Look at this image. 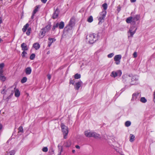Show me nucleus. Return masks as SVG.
I'll list each match as a JSON object with an SVG mask.
<instances>
[{
	"label": "nucleus",
	"mask_w": 155,
	"mask_h": 155,
	"mask_svg": "<svg viewBox=\"0 0 155 155\" xmlns=\"http://www.w3.org/2000/svg\"><path fill=\"white\" fill-rule=\"evenodd\" d=\"M31 28H28L26 34L28 35H29L30 34V31H31Z\"/></svg>",
	"instance_id": "obj_42"
},
{
	"label": "nucleus",
	"mask_w": 155,
	"mask_h": 155,
	"mask_svg": "<svg viewBox=\"0 0 155 155\" xmlns=\"http://www.w3.org/2000/svg\"><path fill=\"white\" fill-rule=\"evenodd\" d=\"M130 79V77L127 75H124L122 77V81L124 84H127L128 83V81Z\"/></svg>",
	"instance_id": "obj_6"
},
{
	"label": "nucleus",
	"mask_w": 155,
	"mask_h": 155,
	"mask_svg": "<svg viewBox=\"0 0 155 155\" xmlns=\"http://www.w3.org/2000/svg\"><path fill=\"white\" fill-rule=\"evenodd\" d=\"M82 84L83 82L81 81H80L78 82L75 83L74 85L75 89L76 90H78Z\"/></svg>",
	"instance_id": "obj_7"
},
{
	"label": "nucleus",
	"mask_w": 155,
	"mask_h": 155,
	"mask_svg": "<svg viewBox=\"0 0 155 155\" xmlns=\"http://www.w3.org/2000/svg\"><path fill=\"white\" fill-rule=\"evenodd\" d=\"M73 27L69 25L68 24L64 28V30L65 31L68 32L69 31L71 30L72 29Z\"/></svg>",
	"instance_id": "obj_15"
},
{
	"label": "nucleus",
	"mask_w": 155,
	"mask_h": 155,
	"mask_svg": "<svg viewBox=\"0 0 155 155\" xmlns=\"http://www.w3.org/2000/svg\"><path fill=\"white\" fill-rule=\"evenodd\" d=\"M48 39L49 41L48 42V47H50V46H51L52 43L53 42L55 41H56V39L54 38H49Z\"/></svg>",
	"instance_id": "obj_12"
},
{
	"label": "nucleus",
	"mask_w": 155,
	"mask_h": 155,
	"mask_svg": "<svg viewBox=\"0 0 155 155\" xmlns=\"http://www.w3.org/2000/svg\"><path fill=\"white\" fill-rule=\"evenodd\" d=\"M121 58V55L120 54L117 55L115 56L114 57V60L119 61L120 60Z\"/></svg>",
	"instance_id": "obj_24"
},
{
	"label": "nucleus",
	"mask_w": 155,
	"mask_h": 155,
	"mask_svg": "<svg viewBox=\"0 0 155 155\" xmlns=\"http://www.w3.org/2000/svg\"><path fill=\"white\" fill-rule=\"evenodd\" d=\"M131 124V122L130 121H127L125 122V125L126 127H129Z\"/></svg>",
	"instance_id": "obj_33"
},
{
	"label": "nucleus",
	"mask_w": 155,
	"mask_h": 155,
	"mask_svg": "<svg viewBox=\"0 0 155 155\" xmlns=\"http://www.w3.org/2000/svg\"><path fill=\"white\" fill-rule=\"evenodd\" d=\"M47 0H41V1L43 3H45L47 2Z\"/></svg>",
	"instance_id": "obj_58"
},
{
	"label": "nucleus",
	"mask_w": 155,
	"mask_h": 155,
	"mask_svg": "<svg viewBox=\"0 0 155 155\" xmlns=\"http://www.w3.org/2000/svg\"><path fill=\"white\" fill-rule=\"evenodd\" d=\"M58 25L59 28L60 29L63 28L64 26V23L63 21H61L59 23H58Z\"/></svg>",
	"instance_id": "obj_23"
},
{
	"label": "nucleus",
	"mask_w": 155,
	"mask_h": 155,
	"mask_svg": "<svg viewBox=\"0 0 155 155\" xmlns=\"http://www.w3.org/2000/svg\"><path fill=\"white\" fill-rule=\"evenodd\" d=\"M120 10H121L120 7L119 6H118L117 7V10L118 12H119L120 11Z\"/></svg>",
	"instance_id": "obj_56"
},
{
	"label": "nucleus",
	"mask_w": 155,
	"mask_h": 155,
	"mask_svg": "<svg viewBox=\"0 0 155 155\" xmlns=\"http://www.w3.org/2000/svg\"><path fill=\"white\" fill-rule=\"evenodd\" d=\"M133 17L130 16L127 18L126 20V21L127 23H130L132 22V24H133Z\"/></svg>",
	"instance_id": "obj_20"
},
{
	"label": "nucleus",
	"mask_w": 155,
	"mask_h": 155,
	"mask_svg": "<svg viewBox=\"0 0 155 155\" xmlns=\"http://www.w3.org/2000/svg\"><path fill=\"white\" fill-rule=\"evenodd\" d=\"M5 65L4 63H2L0 64V69H2L4 67Z\"/></svg>",
	"instance_id": "obj_48"
},
{
	"label": "nucleus",
	"mask_w": 155,
	"mask_h": 155,
	"mask_svg": "<svg viewBox=\"0 0 155 155\" xmlns=\"http://www.w3.org/2000/svg\"><path fill=\"white\" fill-rule=\"evenodd\" d=\"M122 74V72L120 70H118L117 71H113L111 74L110 76L114 78L117 76L120 77Z\"/></svg>",
	"instance_id": "obj_5"
},
{
	"label": "nucleus",
	"mask_w": 155,
	"mask_h": 155,
	"mask_svg": "<svg viewBox=\"0 0 155 155\" xmlns=\"http://www.w3.org/2000/svg\"><path fill=\"white\" fill-rule=\"evenodd\" d=\"M15 153V151L14 150H12L9 152H7L6 155H14Z\"/></svg>",
	"instance_id": "obj_29"
},
{
	"label": "nucleus",
	"mask_w": 155,
	"mask_h": 155,
	"mask_svg": "<svg viewBox=\"0 0 155 155\" xmlns=\"http://www.w3.org/2000/svg\"><path fill=\"white\" fill-rule=\"evenodd\" d=\"M136 0H130V2H136Z\"/></svg>",
	"instance_id": "obj_62"
},
{
	"label": "nucleus",
	"mask_w": 155,
	"mask_h": 155,
	"mask_svg": "<svg viewBox=\"0 0 155 155\" xmlns=\"http://www.w3.org/2000/svg\"><path fill=\"white\" fill-rule=\"evenodd\" d=\"M81 75L80 74H79L78 73L75 74L74 75V78L75 79H78L81 78Z\"/></svg>",
	"instance_id": "obj_32"
},
{
	"label": "nucleus",
	"mask_w": 155,
	"mask_h": 155,
	"mask_svg": "<svg viewBox=\"0 0 155 155\" xmlns=\"http://www.w3.org/2000/svg\"><path fill=\"white\" fill-rule=\"evenodd\" d=\"M6 78L5 77L3 76V75L0 76V80L3 82L5 81Z\"/></svg>",
	"instance_id": "obj_34"
},
{
	"label": "nucleus",
	"mask_w": 155,
	"mask_h": 155,
	"mask_svg": "<svg viewBox=\"0 0 155 155\" xmlns=\"http://www.w3.org/2000/svg\"><path fill=\"white\" fill-rule=\"evenodd\" d=\"M42 150L43 152H47L48 150V149L46 147H44L43 148Z\"/></svg>",
	"instance_id": "obj_46"
},
{
	"label": "nucleus",
	"mask_w": 155,
	"mask_h": 155,
	"mask_svg": "<svg viewBox=\"0 0 155 155\" xmlns=\"http://www.w3.org/2000/svg\"><path fill=\"white\" fill-rule=\"evenodd\" d=\"M47 32L44 29V28H42L40 31V33L39 35V37L41 38H42L45 36V34Z\"/></svg>",
	"instance_id": "obj_8"
},
{
	"label": "nucleus",
	"mask_w": 155,
	"mask_h": 155,
	"mask_svg": "<svg viewBox=\"0 0 155 155\" xmlns=\"http://www.w3.org/2000/svg\"><path fill=\"white\" fill-rule=\"evenodd\" d=\"M137 30V28H136L135 26L130 27L127 32L128 34H130V35L128 34V37H133V35L135 33Z\"/></svg>",
	"instance_id": "obj_4"
},
{
	"label": "nucleus",
	"mask_w": 155,
	"mask_h": 155,
	"mask_svg": "<svg viewBox=\"0 0 155 155\" xmlns=\"http://www.w3.org/2000/svg\"><path fill=\"white\" fill-rule=\"evenodd\" d=\"M2 41L3 40L1 38H0V43L1 42V41Z\"/></svg>",
	"instance_id": "obj_64"
},
{
	"label": "nucleus",
	"mask_w": 155,
	"mask_h": 155,
	"mask_svg": "<svg viewBox=\"0 0 155 155\" xmlns=\"http://www.w3.org/2000/svg\"><path fill=\"white\" fill-rule=\"evenodd\" d=\"M35 14H34L33 13H32V16L31 17V19H33L34 18V17L35 16Z\"/></svg>",
	"instance_id": "obj_57"
},
{
	"label": "nucleus",
	"mask_w": 155,
	"mask_h": 155,
	"mask_svg": "<svg viewBox=\"0 0 155 155\" xmlns=\"http://www.w3.org/2000/svg\"><path fill=\"white\" fill-rule=\"evenodd\" d=\"M21 47L22 50L23 51H27L28 50V48L27 47L26 44L24 43H22L21 45Z\"/></svg>",
	"instance_id": "obj_11"
},
{
	"label": "nucleus",
	"mask_w": 155,
	"mask_h": 155,
	"mask_svg": "<svg viewBox=\"0 0 155 155\" xmlns=\"http://www.w3.org/2000/svg\"><path fill=\"white\" fill-rule=\"evenodd\" d=\"M59 13V10L57 9L53 14L52 18L53 19L56 18L58 16Z\"/></svg>",
	"instance_id": "obj_10"
},
{
	"label": "nucleus",
	"mask_w": 155,
	"mask_h": 155,
	"mask_svg": "<svg viewBox=\"0 0 155 155\" xmlns=\"http://www.w3.org/2000/svg\"><path fill=\"white\" fill-rule=\"evenodd\" d=\"M2 127H3V126L2 125L0 124V131H1L2 128Z\"/></svg>",
	"instance_id": "obj_59"
},
{
	"label": "nucleus",
	"mask_w": 155,
	"mask_h": 155,
	"mask_svg": "<svg viewBox=\"0 0 155 155\" xmlns=\"http://www.w3.org/2000/svg\"><path fill=\"white\" fill-rule=\"evenodd\" d=\"M72 152L73 153H74L75 152V150H72Z\"/></svg>",
	"instance_id": "obj_63"
},
{
	"label": "nucleus",
	"mask_w": 155,
	"mask_h": 155,
	"mask_svg": "<svg viewBox=\"0 0 155 155\" xmlns=\"http://www.w3.org/2000/svg\"><path fill=\"white\" fill-rule=\"evenodd\" d=\"M49 152L50 154H53L54 153V150L53 148L52 147H51L49 149Z\"/></svg>",
	"instance_id": "obj_40"
},
{
	"label": "nucleus",
	"mask_w": 155,
	"mask_h": 155,
	"mask_svg": "<svg viewBox=\"0 0 155 155\" xmlns=\"http://www.w3.org/2000/svg\"><path fill=\"white\" fill-rule=\"evenodd\" d=\"M29 26V25L28 23H27L24 26L23 28L22 29V30L24 32H25L26 31Z\"/></svg>",
	"instance_id": "obj_26"
},
{
	"label": "nucleus",
	"mask_w": 155,
	"mask_h": 155,
	"mask_svg": "<svg viewBox=\"0 0 155 155\" xmlns=\"http://www.w3.org/2000/svg\"><path fill=\"white\" fill-rule=\"evenodd\" d=\"M27 79L26 77H24L21 80V82L24 83L26 82L27 81Z\"/></svg>",
	"instance_id": "obj_37"
},
{
	"label": "nucleus",
	"mask_w": 155,
	"mask_h": 155,
	"mask_svg": "<svg viewBox=\"0 0 155 155\" xmlns=\"http://www.w3.org/2000/svg\"><path fill=\"white\" fill-rule=\"evenodd\" d=\"M135 136L132 134H130V141L131 142H132L134 141V140Z\"/></svg>",
	"instance_id": "obj_27"
},
{
	"label": "nucleus",
	"mask_w": 155,
	"mask_h": 155,
	"mask_svg": "<svg viewBox=\"0 0 155 155\" xmlns=\"http://www.w3.org/2000/svg\"><path fill=\"white\" fill-rule=\"evenodd\" d=\"M93 21V18L92 16H90L87 19V21L91 23Z\"/></svg>",
	"instance_id": "obj_36"
},
{
	"label": "nucleus",
	"mask_w": 155,
	"mask_h": 155,
	"mask_svg": "<svg viewBox=\"0 0 155 155\" xmlns=\"http://www.w3.org/2000/svg\"><path fill=\"white\" fill-rule=\"evenodd\" d=\"M51 24H49L47 26H46L44 28V29L47 32L48 31L51 29Z\"/></svg>",
	"instance_id": "obj_18"
},
{
	"label": "nucleus",
	"mask_w": 155,
	"mask_h": 155,
	"mask_svg": "<svg viewBox=\"0 0 155 155\" xmlns=\"http://www.w3.org/2000/svg\"><path fill=\"white\" fill-rule=\"evenodd\" d=\"M93 132H89L88 131H85L84 132V134L86 136L88 137H91Z\"/></svg>",
	"instance_id": "obj_16"
},
{
	"label": "nucleus",
	"mask_w": 155,
	"mask_h": 155,
	"mask_svg": "<svg viewBox=\"0 0 155 155\" xmlns=\"http://www.w3.org/2000/svg\"><path fill=\"white\" fill-rule=\"evenodd\" d=\"M18 133H19V132L23 133V129L22 127L21 126H20L18 128Z\"/></svg>",
	"instance_id": "obj_39"
},
{
	"label": "nucleus",
	"mask_w": 155,
	"mask_h": 155,
	"mask_svg": "<svg viewBox=\"0 0 155 155\" xmlns=\"http://www.w3.org/2000/svg\"><path fill=\"white\" fill-rule=\"evenodd\" d=\"M13 93L12 91L11 94L9 95V96L7 98V99H8V100L13 95Z\"/></svg>",
	"instance_id": "obj_49"
},
{
	"label": "nucleus",
	"mask_w": 155,
	"mask_h": 155,
	"mask_svg": "<svg viewBox=\"0 0 155 155\" xmlns=\"http://www.w3.org/2000/svg\"><path fill=\"white\" fill-rule=\"evenodd\" d=\"M116 61L115 63L117 65L119 64H120V60L119 61Z\"/></svg>",
	"instance_id": "obj_51"
},
{
	"label": "nucleus",
	"mask_w": 155,
	"mask_h": 155,
	"mask_svg": "<svg viewBox=\"0 0 155 155\" xmlns=\"http://www.w3.org/2000/svg\"><path fill=\"white\" fill-rule=\"evenodd\" d=\"M133 55L134 58H136L137 56V53L136 52H134L133 54Z\"/></svg>",
	"instance_id": "obj_50"
},
{
	"label": "nucleus",
	"mask_w": 155,
	"mask_h": 155,
	"mask_svg": "<svg viewBox=\"0 0 155 155\" xmlns=\"http://www.w3.org/2000/svg\"><path fill=\"white\" fill-rule=\"evenodd\" d=\"M47 77L48 79L49 80H50L51 78V75L50 74H48L47 75Z\"/></svg>",
	"instance_id": "obj_54"
},
{
	"label": "nucleus",
	"mask_w": 155,
	"mask_h": 155,
	"mask_svg": "<svg viewBox=\"0 0 155 155\" xmlns=\"http://www.w3.org/2000/svg\"><path fill=\"white\" fill-rule=\"evenodd\" d=\"M92 137H93L95 138H97L100 137V135L95 132H93L92 133Z\"/></svg>",
	"instance_id": "obj_22"
},
{
	"label": "nucleus",
	"mask_w": 155,
	"mask_h": 155,
	"mask_svg": "<svg viewBox=\"0 0 155 155\" xmlns=\"http://www.w3.org/2000/svg\"><path fill=\"white\" fill-rule=\"evenodd\" d=\"M97 35L94 33L90 34L87 36L86 40L90 44L94 43L97 39Z\"/></svg>",
	"instance_id": "obj_1"
},
{
	"label": "nucleus",
	"mask_w": 155,
	"mask_h": 155,
	"mask_svg": "<svg viewBox=\"0 0 155 155\" xmlns=\"http://www.w3.org/2000/svg\"><path fill=\"white\" fill-rule=\"evenodd\" d=\"M63 150V148L62 147H61V150L59 153L58 154V155H61V152H62Z\"/></svg>",
	"instance_id": "obj_53"
},
{
	"label": "nucleus",
	"mask_w": 155,
	"mask_h": 155,
	"mask_svg": "<svg viewBox=\"0 0 155 155\" xmlns=\"http://www.w3.org/2000/svg\"><path fill=\"white\" fill-rule=\"evenodd\" d=\"M136 84V82H134V83L133 82L132 83H131L130 84V86H131V85L135 84Z\"/></svg>",
	"instance_id": "obj_61"
},
{
	"label": "nucleus",
	"mask_w": 155,
	"mask_h": 155,
	"mask_svg": "<svg viewBox=\"0 0 155 155\" xmlns=\"http://www.w3.org/2000/svg\"><path fill=\"white\" fill-rule=\"evenodd\" d=\"M75 81L74 80H72L71 79L70 80V81H69V84H72L73 85H74V83Z\"/></svg>",
	"instance_id": "obj_43"
},
{
	"label": "nucleus",
	"mask_w": 155,
	"mask_h": 155,
	"mask_svg": "<svg viewBox=\"0 0 155 155\" xmlns=\"http://www.w3.org/2000/svg\"><path fill=\"white\" fill-rule=\"evenodd\" d=\"M114 55V54L113 53H111L108 55L107 57L108 58H111Z\"/></svg>",
	"instance_id": "obj_47"
},
{
	"label": "nucleus",
	"mask_w": 155,
	"mask_h": 155,
	"mask_svg": "<svg viewBox=\"0 0 155 155\" xmlns=\"http://www.w3.org/2000/svg\"><path fill=\"white\" fill-rule=\"evenodd\" d=\"M71 145V142L69 140L66 141L64 143V146L66 147H69Z\"/></svg>",
	"instance_id": "obj_19"
},
{
	"label": "nucleus",
	"mask_w": 155,
	"mask_h": 155,
	"mask_svg": "<svg viewBox=\"0 0 155 155\" xmlns=\"http://www.w3.org/2000/svg\"><path fill=\"white\" fill-rule=\"evenodd\" d=\"M26 74L29 75L31 74V69L30 67H28L25 70Z\"/></svg>",
	"instance_id": "obj_13"
},
{
	"label": "nucleus",
	"mask_w": 155,
	"mask_h": 155,
	"mask_svg": "<svg viewBox=\"0 0 155 155\" xmlns=\"http://www.w3.org/2000/svg\"><path fill=\"white\" fill-rule=\"evenodd\" d=\"M106 14V11H102V12L100 13L99 15L97 17L99 21V24L101 22L102 23L104 21Z\"/></svg>",
	"instance_id": "obj_2"
},
{
	"label": "nucleus",
	"mask_w": 155,
	"mask_h": 155,
	"mask_svg": "<svg viewBox=\"0 0 155 155\" xmlns=\"http://www.w3.org/2000/svg\"><path fill=\"white\" fill-rule=\"evenodd\" d=\"M5 88L3 89L1 91V93L2 94H5L6 92V90L5 89L6 88V87L5 86L4 87Z\"/></svg>",
	"instance_id": "obj_44"
},
{
	"label": "nucleus",
	"mask_w": 155,
	"mask_h": 155,
	"mask_svg": "<svg viewBox=\"0 0 155 155\" xmlns=\"http://www.w3.org/2000/svg\"><path fill=\"white\" fill-rule=\"evenodd\" d=\"M75 147L77 148V149H80V147L79 146V145H76L75 146Z\"/></svg>",
	"instance_id": "obj_60"
},
{
	"label": "nucleus",
	"mask_w": 155,
	"mask_h": 155,
	"mask_svg": "<svg viewBox=\"0 0 155 155\" xmlns=\"http://www.w3.org/2000/svg\"><path fill=\"white\" fill-rule=\"evenodd\" d=\"M3 71L2 69H0V76L3 75Z\"/></svg>",
	"instance_id": "obj_52"
},
{
	"label": "nucleus",
	"mask_w": 155,
	"mask_h": 155,
	"mask_svg": "<svg viewBox=\"0 0 155 155\" xmlns=\"http://www.w3.org/2000/svg\"><path fill=\"white\" fill-rule=\"evenodd\" d=\"M33 47L35 50H37L39 49L40 48V45L38 43H36L33 45Z\"/></svg>",
	"instance_id": "obj_21"
},
{
	"label": "nucleus",
	"mask_w": 155,
	"mask_h": 155,
	"mask_svg": "<svg viewBox=\"0 0 155 155\" xmlns=\"http://www.w3.org/2000/svg\"><path fill=\"white\" fill-rule=\"evenodd\" d=\"M69 25L73 27L74 25V19L72 18H71L69 23L68 24Z\"/></svg>",
	"instance_id": "obj_25"
},
{
	"label": "nucleus",
	"mask_w": 155,
	"mask_h": 155,
	"mask_svg": "<svg viewBox=\"0 0 155 155\" xmlns=\"http://www.w3.org/2000/svg\"><path fill=\"white\" fill-rule=\"evenodd\" d=\"M39 8V5L36 6L35 7V8L33 10L32 13L35 14L38 11Z\"/></svg>",
	"instance_id": "obj_31"
},
{
	"label": "nucleus",
	"mask_w": 155,
	"mask_h": 155,
	"mask_svg": "<svg viewBox=\"0 0 155 155\" xmlns=\"http://www.w3.org/2000/svg\"><path fill=\"white\" fill-rule=\"evenodd\" d=\"M153 100L154 102H155V91L153 93Z\"/></svg>",
	"instance_id": "obj_55"
},
{
	"label": "nucleus",
	"mask_w": 155,
	"mask_h": 155,
	"mask_svg": "<svg viewBox=\"0 0 155 155\" xmlns=\"http://www.w3.org/2000/svg\"><path fill=\"white\" fill-rule=\"evenodd\" d=\"M58 22L55 24L54 23V24L53 27L52 28V30L53 31H54L55 30V29L56 28H58Z\"/></svg>",
	"instance_id": "obj_28"
},
{
	"label": "nucleus",
	"mask_w": 155,
	"mask_h": 155,
	"mask_svg": "<svg viewBox=\"0 0 155 155\" xmlns=\"http://www.w3.org/2000/svg\"><path fill=\"white\" fill-rule=\"evenodd\" d=\"M140 101L143 103H145L147 102V100L145 97H142L140 98Z\"/></svg>",
	"instance_id": "obj_35"
},
{
	"label": "nucleus",
	"mask_w": 155,
	"mask_h": 155,
	"mask_svg": "<svg viewBox=\"0 0 155 155\" xmlns=\"http://www.w3.org/2000/svg\"><path fill=\"white\" fill-rule=\"evenodd\" d=\"M27 54V52L25 51H23L22 52L21 56L23 57H25V55Z\"/></svg>",
	"instance_id": "obj_45"
},
{
	"label": "nucleus",
	"mask_w": 155,
	"mask_h": 155,
	"mask_svg": "<svg viewBox=\"0 0 155 155\" xmlns=\"http://www.w3.org/2000/svg\"><path fill=\"white\" fill-rule=\"evenodd\" d=\"M35 57V54H31L30 57V59L33 60L34 59Z\"/></svg>",
	"instance_id": "obj_41"
},
{
	"label": "nucleus",
	"mask_w": 155,
	"mask_h": 155,
	"mask_svg": "<svg viewBox=\"0 0 155 155\" xmlns=\"http://www.w3.org/2000/svg\"><path fill=\"white\" fill-rule=\"evenodd\" d=\"M140 18V16L139 15H136L134 17H133V24L135 25L136 24V22L138 21Z\"/></svg>",
	"instance_id": "obj_9"
},
{
	"label": "nucleus",
	"mask_w": 155,
	"mask_h": 155,
	"mask_svg": "<svg viewBox=\"0 0 155 155\" xmlns=\"http://www.w3.org/2000/svg\"><path fill=\"white\" fill-rule=\"evenodd\" d=\"M61 127L62 131L64 135V138L66 139L67 138V136L68 133V128L63 124H61Z\"/></svg>",
	"instance_id": "obj_3"
},
{
	"label": "nucleus",
	"mask_w": 155,
	"mask_h": 155,
	"mask_svg": "<svg viewBox=\"0 0 155 155\" xmlns=\"http://www.w3.org/2000/svg\"><path fill=\"white\" fill-rule=\"evenodd\" d=\"M139 93H134L132 95V97L131 100L134 101L136 100L137 98V97L139 96Z\"/></svg>",
	"instance_id": "obj_14"
},
{
	"label": "nucleus",
	"mask_w": 155,
	"mask_h": 155,
	"mask_svg": "<svg viewBox=\"0 0 155 155\" xmlns=\"http://www.w3.org/2000/svg\"><path fill=\"white\" fill-rule=\"evenodd\" d=\"M102 7L104 8L103 11H106V10L107 8V4L106 3H104L102 5Z\"/></svg>",
	"instance_id": "obj_38"
},
{
	"label": "nucleus",
	"mask_w": 155,
	"mask_h": 155,
	"mask_svg": "<svg viewBox=\"0 0 155 155\" xmlns=\"http://www.w3.org/2000/svg\"><path fill=\"white\" fill-rule=\"evenodd\" d=\"M138 77L136 75L133 76L131 80L132 82H133L134 81H137L138 80Z\"/></svg>",
	"instance_id": "obj_30"
},
{
	"label": "nucleus",
	"mask_w": 155,
	"mask_h": 155,
	"mask_svg": "<svg viewBox=\"0 0 155 155\" xmlns=\"http://www.w3.org/2000/svg\"><path fill=\"white\" fill-rule=\"evenodd\" d=\"M15 96L16 97H19L20 94V93L18 89H16V88H15Z\"/></svg>",
	"instance_id": "obj_17"
}]
</instances>
